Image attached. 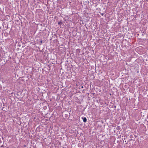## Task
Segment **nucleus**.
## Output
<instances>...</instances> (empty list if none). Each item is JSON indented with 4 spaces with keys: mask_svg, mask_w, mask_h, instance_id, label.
<instances>
[{
    "mask_svg": "<svg viewBox=\"0 0 148 148\" xmlns=\"http://www.w3.org/2000/svg\"><path fill=\"white\" fill-rule=\"evenodd\" d=\"M82 119L83 120V122L84 123H85L87 121V119L85 117H82Z\"/></svg>",
    "mask_w": 148,
    "mask_h": 148,
    "instance_id": "nucleus-1",
    "label": "nucleus"
},
{
    "mask_svg": "<svg viewBox=\"0 0 148 148\" xmlns=\"http://www.w3.org/2000/svg\"><path fill=\"white\" fill-rule=\"evenodd\" d=\"M81 88H83V86H82L81 87Z\"/></svg>",
    "mask_w": 148,
    "mask_h": 148,
    "instance_id": "nucleus-4",
    "label": "nucleus"
},
{
    "mask_svg": "<svg viewBox=\"0 0 148 148\" xmlns=\"http://www.w3.org/2000/svg\"><path fill=\"white\" fill-rule=\"evenodd\" d=\"M62 24H63L62 22L61 21L59 22L58 23V24L60 25H61Z\"/></svg>",
    "mask_w": 148,
    "mask_h": 148,
    "instance_id": "nucleus-2",
    "label": "nucleus"
},
{
    "mask_svg": "<svg viewBox=\"0 0 148 148\" xmlns=\"http://www.w3.org/2000/svg\"><path fill=\"white\" fill-rule=\"evenodd\" d=\"M40 42V45H41L42 43V40H41Z\"/></svg>",
    "mask_w": 148,
    "mask_h": 148,
    "instance_id": "nucleus-3",
    "label": "nucleus"
},
{
    "mask_svg": "<svg viewBox=\"0 0 148 148\" xmlns=\"http://www.w3.org/2000/svg\"><path fill=\"white\" fill-rule=\"evenodd\" d=\"M1 29V27H0V29Z\"/></svg>",
    "mask_w": 148,
    "mask_h": 148,
    "instance_id": "nucleus-5",
    "label": "nucleus"
}]
</instances>
